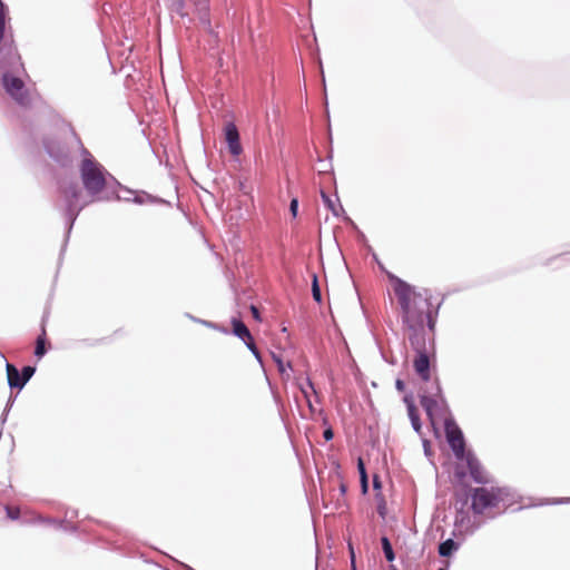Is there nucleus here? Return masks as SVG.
Listing matches in <instances>:
<instances>
[{"instance_id": "nucleus-1", "label": "nucleus", "mask_w": 570, "mask_h": 570, "mask_svg": "<svg viewBox=\"0 0 570 570\" xmlns=\"http://www.w3.org/2000/svg\"><path fill=\"white\" fill-rule=\"evenodd\" d=\"M387 276L399 301L403 326L420 328L426 324L428 331L433 335L443 301L441 299L436 306H433L432 293L429 288L416 292L414 286L396 275L390 273Z\"/></svg>"}, {"instance_id": "nucleus-2", "label": "nucleus", "mask_w": 570, "mask_h": 570, "mask_svg": "<svg viewBox=\"0 0 570 570\" xmlns=\"http://www.w3.org/2000/svg\"><path fill=\"white\" fill-rule=\"evenodd\" d=\"M71 134L80 147L82 158L79 164V176L82 188L91 202L109 203L129 199V197L118 194L119 180L83 146L73 128H71Z\"/></svg>"}, {"instance_id": "nucleus-3", "label": "nucleus", "mask_w": 570, "mask_h": 570, "mask_svg": "<svg viewBox=\"0 0 570 570\" xmlns=\"http://www.w3.org/2000/svg\"><path fill=\"white\" fill-rule=\"evenodd\" d=\"M413 368L415 374L420 377L421 381L429 383L431 382V386L426 389L423 393L419 394L420 403L426 415L430 420H433L434 410L438 407L439 402L448 407L446 400L443 395L442 386L439 377H431V360L430 352H422L420 354H415L413 360Z\"/></svg>"}, {"instance_id": "nucleus-4", "label": "nucleus", "mask_w": 570, "mask_h": 570, "mask_svg": "<svg viewBox=\"0 0 570 570\" xmlns=\"http://www.w3.org/2000/svg\"><path fill=\"white\" fill-rule=\"evenodd\" d=\"M57 190L62 196L65 202V237L60 249V258L67 249L71 230L86 204H79L81 197V189L79 185L72 180L59 179L57 181Z\"/></svg>"}, {"instance_id": "nucleus-5", "label": "nucleus", "mask_w": 570, "mask_h": 570, "mask_svg": "<svg viewBox=\"0 0 570 570\" xmlns=\"http://www.w3.org/2000/svg\"><path fill=\"white\" fill-rule=\"evenodd\" d=\"M8 14V6L0 0V71L19 72L24 68L18 47L12 35L6 38Z\"/></svg>"}, {"instance_id": "nucleus-6", "label": "nucleus", "mask_w": 570, "mask_h": 570, "mask_svg": "<svg viewBox=\"0 0 570 570\" xmlns=\"http://www.w3.org/2000/svg\"><path fill=\"white\" fill-rule=\"evenodd\" d=\"M466 495L471 498V509L474 514H483L487 510L498 511V487H466Z\"/></svg>"}, {"instance_id": "nucleus-7", "label": "nucleus", "mask_w": 570, "mask_h": 570, "mask_svg": "<svg viewBox=\"0 0 570 570\" xmlns=\"http://www.w3.org/2000/svg\"><path fill=\"white\" fill-rule=\"evenodd\" d=\"M16 72H2L1 82L4 91L21 107H28L31 102L29 91L23 80Z\"/></svg>"}, {"instance_id": "nucleus-8", "label": "nucleus", "mask_w": 570, "mask_h": 570, "mask_svg": "<svg viewBox=\"0 0 570 570\" xmlns=\"http://www.w3.org/2000/svg\"><path fill=\"white\" fill-rule=\"evenodd\" d=\"M42 147L46 154L60 167H71L72 156L69 147L63 141L56 137L47 136L42 138Z\"/></svg>"}, {"instance_id": "nucleus-9", "label": "nucleus", "mask_w": 570, "mask_h": 570, "mask_svg": "<svg viewBox=\"0 0 570 570\" xmlns=\"http://www.w3.org/2000/svg\"><path fill=\"white\" fill-rule=\"evenodd\" d=\"M444 433L446 442L455 459L461 460L462 454L466 451L465 438L461 428L452 416L444 420Z\"/></svg>"}, {"instance_id": "nucleus-10", "label": "nucleus", "mask_w": 570, "mask_h": 570, "mask_svg": "<svg viewBox=\"0 0 570 570\" xmlns=\"http://www.w3.org/2000/svg\"><path fill=\"white\" fill-rule=\"evenodd\" d=\"M460 461H465L470 478L474 483L485 485L491 482L481 462L472 450H466Z\"/></svg>"}, {"instance_id": "nucleus-11", "label": "nucleus", "mask_w": 570, "mask_h": 570, "mask_svg": "<svg viewBox=\"0 0 570 570\" xmlns=\"http://www.w3.org/2000/svg\"><path fill=\"white\" fill-rule=\"evenodd\" d=\"M498 512L497 514H501L508 510H511L512 512L519 511L522 509V505L520 504V494L510 487H498ZM492 514L491 517H494Z\"/></svg>"}, {"instance_id": "nucleus-12", "label": "nucleus", "mask_w": 570, "mask_h": 570, "mask_svg": "<svg viewBox=\"0 0 570 570\" xmlns=\"http://www.w3.org/2000/svg\"><path fill=\"white\" fill-rule=\"evenodd\" d=\"M409 334V342L415 354H420L422 352H430V348L428 346V343L431 347L434 345V338L428 337V328L425 330L424 326H421L420 330L417 328H407Z\"/></svg>"}, {"instance_id": "nucleus-13", "label": "nucleus", "mask_w": 570, "mask_h": 570, "mask_svg": "<svg viewBox=\"0 0 570 570\" xmlns=\"http://www.w3.org/2000/svg\"><path fill=\"white\" fill-rule=\"evenodd\" d=\"M224 138L229 154L234 157H238L243 153V146L240 142V135L235 122L228 121L225 125Z\"/></svg>"}, {"instance_id": "nucleus-14", "label": "nucleus", "mask_w": 570, "mask_h": 570, "mask_svg": "<svg viewBox=\"0 0 570 570\" xmlns=\"http://www.w3.org/2000/svg\"><path fill=\"white\" fill-rule=\"evenodd\" d=\"M49 314H50L49 309L46 308L42 314V317H41L40 334L38 335V337L36 340V345H35V351H33V355L37 360H41L48 353V351L51 348V344L48 341L47 330H46Z\"/></svg>"}, {"instance_id": "nucleus-15", "label": "nucleus", "mask_w": 570, "mask_h": 570, "mask_svg": "<svg viewBox=\"0 0 570 570\" xmlns=\"http://www.w3.org/2000/svg\"><path fill=\"white\" fill-rule=\"evenodd\" d=\"M7 381L11 391L20 392L27 384L18 367L6 360Z\"/></svg>"}, {"instance_id": "nucleus-16", "label": "nucleus", "mask_w": 570, "mask_h": 570, "mask_svg": "<svg viewBox=\"0 0 570 570\" xmlns=\"http://www.w3.org/2000/svg\"><path fill=\"white\" fill-rule=\"evenodd\" d=\"M126 202H131L137 205H145V204H159V205H166L170 206V203L165 200L164 198H160L158 196H154L145 190H135L134 197H129Z\"/></svg>"}, {"instance_id": "nucleus-17", "label": "nucleus", "mask_w": 570, "mask_h": 570, "mask_svg": "<svg viewBox=\"0 0 570 570\" xmlns=\"http://www.w3.org/2000/svg\"><path fill=\"white\" fill-rule=\"evenodd\" d=\"M232 330H229V334H233L234 336L238 337L240 341H247L252 340V333L248 330V327L245 325V323L238 318L233 317L230 321Z\"/></svg>"}, {"instance_id": "nucleus-18", "label": "nucleus", "mask_w": 570, "mask_h": 570, "mask_svg": "<svg viewBox=\"0 0 570 570\" xmlns=\"http://www.w3.org/2000/svg\"><path fill=\"white\" fill-rule=\"evenodd\" d=\"M321 198H322L324 206L333 214V216H335V217H340L341 215H343L344 217L347 216L345 214L343 206L340 203H338V205H336L333 202V199L331 198V196L323 189H321Z\"/></svg>"}, {"instance_id": "nucleus-19", "label": "nucleus", "mask_w": 570, "mask_h": 570, "mask_svg": "<svg viewBox=\"0 0 570 570\" xmlns=\"http://www.w3.org/2000/svg\"><path fill=\"white\" fill-rule=\"evenodd\" d=\"M165 6L169 12L177 14L180 18L187 17L186 0H164Z\"/></svg>"}, {"instance_id": "nucleus-20", "label": "nucleus", "mask_w": 570, "mask_h": 570, "mask_svg": "<svg viewBox=\"0 0 570 570\" xmlns=\"http://www.w3.org/2000/svg\"><path fill=\"white\" fill-rule=\"evenodd\" d=\"M46 522L51 523L53 530L59 531H70L77 532L78 525L72 523L71 521L62 520V519H47Z\"/></svg>"}, {"instance_id": "nucleus-21", "label": "nucleus", "mask_w": 570, "mask_h": 570, "mask_svg": "<svg viewBox=\"0 0 570 570\" xmlns=\"http://www.w3.org/2000/svg\"><path fill=\"white\" fill-rule=\"evenodd\" d=\"M311 287H312L311 289H312V297H313V299L317 304H321L323 302V297H322V292H321L318 276H317L316 273L312 274Z\"/></svg>"}, {"instance_id": "nucleus-22", "label": "nucleus", "mask_w": 570, "mask_h": 570, "mask_svg": "<svg viewBox=\"0 0 570 570\" xmlns=\"http://www.w3.org/2000/svg\"><path fill=\"white\" fill-rule=\"evenodd\" d=\"M271 356H272L273 362L277 366V370L281 375H285L286 368H289L291 371H293V364L291 362H287V364H285L281 354L271 352Z\"/></svg>"}, {"instance_id": "nucleus-23", "label": "nucleus", "mask_w": 570, "mask_h": 570, "mask_svg": "<svg viewBox=\"0 0 570 570\" xmlns=\"http://www.w3.org/2000/svg\"><path fill=\"white\" fill-rule=\"evenodd\" d=\"M458 543H455L452 539H448L440 544L439 553L442 557H450L453 553V551L458 550Z\"/></svg>"}, {"instance_id": "nucleus-24", "label": "nucleus", "mask_w": 570, "mask_h": 570, "mask_svg": "<svg viewBox=\"0 0 570 570\" xmlns=\"http://www.w3.org/2000/svg\"><path fill=\"white\" fill-rule=\"evenodd\" d=\"M409 419L411 421V425L413 430L419 434L422 435V421L420 417V412L417 409L409 411L407 412Z\"/></svg>"}, {"instance_id": "nucleus-25", "label": "nucleus", "mask_w": 570, "mask_h": 570, "mask_svg": "<svg viewBox=\"0 0 570 570\" xmlns=\"http://www.w3.org/2000/svg\"><path fill=\"white\" fill-rule=\"evenodd\" d=\"M376 512L385 520L387 514V505L383 493H375Z\"/></svg>"}, {"instance_id": "nucleus-26", "label": "nucleus", "mask_w": 570, "mask_h": 570, "mask_svg": "<svg viewBox=\"0 0 570 570\" xmlns=\"http://www.w3.org/2000/svg\"><path fill=\"white\" fill-rule=\"evenodd\" d=\"M187 315L193 321L198 322V323L205 325L206 327L213 328V330L218 331V332L224 333V334H229V330L227 327L220 325V324L214 323L212 321L198 320V318H196V317H194V316H191L189 314H187Z\"/></svg>"}, {"instance_id": "nucleus-27", "label": "nucleus", "mask_w": 570, "mask_h": 570, "mask_svg": "<svg viewBox=\"0 0 570 570\" xmlns=\"http://www.w3.org/2000/svg\"><path fill=\"white\" fill-rule=\"evenodd\" d=\"M244 344L246 345V347L252 352V354L254 355V357L256 358V361L262 365L264 366V361H263V356H262V353L261 351L258 350L256 343H255V340L254 337L252 336V340H247V341H244Z\"/></svg>"}, {"instance_id": "nucleus-28", "label": "nucleus", "mask_w": 570, "mask_h": 570, "mask_svg": "<svg viewBox=\"0 0 570 570\" xmlns=\"http://www.w3.org/2000/svg\"><path fill=\"white\" fill-rule=\"evenodd\" d=\"M345 222L350 223L352 227L356 230L357 242L365 246L367 250H372V247L371 245H368L365 234L358 229L357 225L348 216H345Z\"/></svg>"}, {"instance_id": "nucleus-29", "label": "nucleus", "mask_w": 570, "mask_h": 570, "mask_svg": "<svg viewBox=\"0 0 570 570\" xmlns=\"http://www.w3.org/2000/svg\"><path fill=\"white\" fill-rule=\"evenodd\" d=\"M4 510H6V515L9 520H11V521L20 520L21 511H20L19 507L6 505Z\"/></svg>"}, {"instance_id": "nucleus-30", "label": "nucleus", "mask_w": 570, "mask_h": 570, "mask_svg": "<svg viewBox=\"0 0 570 570\" xmlns=\"http://www.w3.org/2000/svg\"><path fill=\"white\" fill-rule=\"evenodd\" d=\"M382 547L387 561H393L395 556L393 552V548L387 537H382Z\"/></svg>"}, {"instance_id": "nucleus-31", "label": "nucleus", "mask_w": 570, "mask_h": 570, "mask_svg": "<svg viewBox=\"0 0 570 570\" xmlns=\"http://www.w3.org/2000/svg\"><path fill=\"white\" fill-rule=\"evenodd\" d=\"M20 372H21L24 381L28 383L31 380V377L33 376V374L36 373V366L24 365Z\"/></svg>"}, {"instance_id": "nucleus-32", "label": "nucleus", "mask_w": 570, "mask_h": 570, "mask_svg": "<svg viewBox=\"0 0 570 570\" xmlns=\"http://www.w3.org/2000/svg\"><path fill=\"white\" fill-rule=\"evenodd\" d=\"M332 474L337 479L342 480L344 479L343 472H342V465L338 460L332 461Z\"/></svg>"}, {"instance_id": "nucleus-33", "label": "nucleus", "mask_w": 570, "mask_h": 570, "mask_svg": "<svg viewBox=\"0 0 570 570\" xmlns=\"http://www.w3.org/2000/svg\"><path fill=\"white\" fill-rule=\"evenodd\" d=\"M403 402L406 405L407 412L417 409L415 403H414V397H413V393L412 392L406 393L403 396Z\"/></svg>"}, {"instance_id": "nucleus-34", "label": "nucleus", "mask_w": 570, "mask_h": 570, "mask_svg": "<svg viewBox=\"0 0 570 570\" xmlns=\"http://www.w3.org/2000/svg\"><path fill=\"white\" fill-rule=\"evenodd\" d=\"M372 487L375 493H382L383 483L381 476L376 473L372 476Z\"/></svg>"}, {"instance_id": "nucleus-35", "label": "nucleus", "mask_w": 570, "mask_h": 570, "mask_svg": "<svg viewBox=\"0 0 570 570\" xmlns=\"http://www.w3.org/2000/svg\"><path fill=\"white\" fill-rule=\"evenodd\" d=\"M298 207H299V202H298V198L297 197H293L289 202V213L292 215L293 218H296L297 215H298Z\"/></svg>"}, {"instance_id": "nucleus-36", "label": "nucleus", "mask_w": 570, "mask_h": 570, "mask_svg": "<svg viewBox=\"0 0 570 570\" xmlns=\"http://www.w3.org/2000/svg\"><path fill=\"white\" fill-rule=\"evenodd\" d=\"M118 194L121 195V196H126V197H131V196L134 197L135 190L124 186L120 183V187H119Z\"/></svg>"}, {"instance_id": "nucleus-37", "label": "nucleus", "mask_w": 570, "mask_h": 570, "mask_svg": "<svg viewBox=\"0 0 570 570\" xmlns=\"http://www.w3.org/2000/svg\"><path fill=\"white\" fill-rule=\"evenodd\" d=\"M468 473L464 469H461V468H456L454 470V476L458 481L462 482L466 476H468Z\"/></svg>"}, {"instance_id": "nucleus-38", "label": "nucleus", "mask_w": 570, "mask_h": 570, "mask_svg": "<svg viewBox=\"0 0 570 570\" xmlns=\"http://www.w3.org/2000/svg\"><path fill=\"white\" fill-rule=\"evenodd\" d=\"M323 438L325 441H332L334 439V431L332 429V426H326L324 430H323Z\"/></svg>"}, {"instance_id": "nucleus-39", "label": "nucleus", "mask_w": 570, "mask_h": 570, "mask_svg": "<svg viewBox=\"0 0 570 570\" xmlns=\"http://www.w3.org/2000/svg\"><path fill=\"white\" fill-rule=\"evenodd\" d=\"M356 468H357L358 474H362L363 472H367L365 462L362 459V456L357 458Z\"/></svg>"}, {"instance_id": "nucleus-40", "label": "nucleus", "mask_w": 570, "mask_h": 570, "mask_svg": "<svg viewBox=\"0 0 570 570\" xmlns=\"http://www.w3.org/2000/svg\"><path fill=\"white\" fill-rule=\"evenodd\" d=\"M338 481H340V485H338L340 497L344 500V498L347 493V484L344 482V479L338 480Z\"/></svg>"}, {"instance_id": "nucleus-41", "label": "nucleus", "mask_w": 570, "mask_h": 570, "mask_svg": "<svg viewBox=\"0 0 570 570\" xmlns=\"http://www.w3.org/2000/svg\"><path fill=\"white\" fill-rule=\"evenodd\" d=\"M16 399H17V394H13L11 392L9 397H8L7 404L4 406V409H7V412H10L11 407L13 406V404L16 402Z\"/></svg>"}, {"instance_id": "nucleus-42", "label": "nucleus", "mask_w": 570, "mask_h": 570, "mask_svg": "<svg viewBox=\"0 0 570 570\" xmlns=\"http://www.w3.org/2000/svg\"><path fill=\"white\" fill-rule=\"evenodd\" d=\"M249 309H250V313H252L253 317H254L256 321H259V322H261V321H262V318H261V313H259L258 307H257V306H255L254 304H252V305H250V307H249Z\"/></svg>"}, {"instance_id": "nucleus-43", "label": "nucleus", "mask_w": 570, "mask_h": 570, "mask_svg": "<svg viewBox=\"0 0 570 570\" xmlns=\"http://www.w3.org/2000/svg\"><path fill=\"white\" fill-rule=\"evenodd\" d=\"M395 389L399 392H404L406 389L405 382L402 379H396L395 380Z\"/></svg>"}, {"instance_id": "nucleus-44", "label": "nucleus", "mask_w": 570, "mask_h": 570, "mask_svg": "<svg viewBox=\"0 0 570 570\" xmlns=\"http://www.w3.org/2000/svg\"><path fill=\"white\" fill-rule=\"evenodd\" d=\"M361 493L366 495L370 491V480L360 482Z\"/></svg>"}, {"instance_id": "nucleus-45", "label": "nucleus", "mask_w": 570, "mask_h": 570, "mask_svg": "<svg viewBox=\"0 0 570 570\" xmlns=\"http://www.w3.org/2000/svg\"><path fill=\"white\" fill-rule=\"evenodd\" d=\"M422 443H423L424 454L425 455H431L432 454V452H431V442L429 440H426V439H423Z\"/></svg>"}, {"instance_id": "nucleus-46", "label": "nucleus", "mask_w": 570, "mask_h": 570, "mask_svg": "<svg viewBox=\"0 0 570 570\" xmlns=\"http://www.w3.org/2000/svg\"><path fill=\"white\" fill-rule=\"evenodd\" d=\"M570 255V252H564V253H561L559 255H557L556 257L551 258L548 264H550L551 261H564L567 259V257Z\"/></svg>"}, {"instance_id": "nucleus-47", "label": "nucleus", "mask_w": 570, "mask_h": 570, "mask_svg": "<svg viewBox=\"0 0 570 570\" xmlns=\"http://www.w3.org/2000/svg\"><path fill=\"white\" fill-rule=\"evenodd\" d=\"M200 20H202V22L206 21L208 24L210 23L209 18H208V8L207 7L205 8V13L200 16Z\"/></svg>"}, {"instance_id": "nucleus-48", "label": "nucleus", "mask_w": 570, "mask_h": 570, "mask_svg": "<svg viewBox=\"0 0 570 570\" xmlns=\"http://www.w3.org/2000/svg\"><path fill=\"white\" fill-rule=\"evenodd\" d=\"M8 414H9V412H7V409H4L2 414H1V416H0L1 424H4L7 422Z\"/></svg>"}, {"instance_id": "nucleus-49", "label": "nucleus", "mask_w": 570, "mask_h": 570, "mask_svg": "<svg viewBox=\"0 0 570 570\" xmlns=\"http://www.w3.org/2000/svg\"><path fill=\"white\" fill-rule=\"evenodd\" d=\"M360 476V482L362 481H368V473L367 472H363L362 474H358Z\"/></svg>"}, {"instance_id": "nucleus-50", "label": "nucleus", "mask_w": 570, "mask_h": 570, "mask_svg": "<svg viewBox=\"0 0 570 570\" xmlns=\"http://www.w3.org/2000/svg\"><path fill=\"white\" fill-rule=\"evenodd\" d=\"M306 384L314 391V393H316L314 383L308 376L306 377Z\"/></svg>"}, {"instance_id": "nucleus-51", "label": "nucleus", "mask_w": 570, "mask_h": 570, "mask_svg": "<svg viewBox=\"0 0 570 570\" xmlns=\"http://www.w3.org/2000/svg\"><path fill=\"white\" fill-rule=\"evenodd\" d=\"M70 517V518H73V517H77V511L76 510H68L66 512V517Z\"/></svg>"}, {"instance_id": "nucleus-52", "label": "nucleus", "mask_w": 570, "mask_h": 570, "mask_svg": "<svg viewBox=\"0 0 570 570\" xmlns=\"http://www.w3.org/2000/svg\"><path fill=\"white\" fill-rule=\"evenodd\" d=\"M564 502H570V498H567V499H558L554 501V503H564Z\"/></svg>"}, {"instance_id": "nucleus-53", "label": "nucleus", "mask_w": 570, "mask_h": 570, "mask_svg": "<svg viewBox=\"0 0 570 570\" xmlns=\"http://www.w3.org/2000/svg\"><path fill=\"white\" fill-rule=\"evenodd\" d=\"M368 252H370V253H372L373 261H375V262L380 263V262H379V257H377V255L373 252V249H372V250H368Z\"/></svg>"}, {"instance_id": "nucleus-54", "label": "nucleus", "mask_w": 570, "mask_h": 570, "mask_svg": "<svg viewBox=\"0 0 570 570\" xmlns=\"http://www.w3.org/2000/svg\"><path fill=\"white\" fill-rule=\"evenodd\" d=\"M348 547H350V550H351V556H352V560L354 559V552H353V548H352V543L348 542Z\"/></svg>"}, {"instance_id": "nucleus-55", "label": "nucleus", "mask_w": 570, "mask_h": 570, "mask_svg": "<svg viewBox=\"0 0 570 570\" xmlns=\"http://www.w3.org/2000/svg\"><path fill=\"white\" fill-rule=\"evenodd\" d=\"M327 158H328L330 160H332V158H333V149H331V150H330V153H328V155H327Z\"/></svg>"}, {"instance_id": "nucleus-56", "label": "nucleus", "mask_w": 570, "mask_h": 570, "mask_svg": "<svg viewBox=\"0 0 570 570\" xmlns=\"http://www.w3.org/2000/svg\"><path fill=\"white\" fill-rule=\"evenodd\" d=\"M385 361H386V362H389V363H391V364H395V360H394V358H390V360H386V358H385Z\"/></svg>"}, {"instance_id": "nucleus-57", "label": "nucleus", "mask_w": 570, "mask_h": 570, "mask_svg": "<svg viewBox=\"0 0 570 570\" xmlns=\"http://www.w3.org/2000/svg\"><path fill=\"white\" fill-rule=\"evenodd\" d=\"M282 332H283V333H287V327H286V326H283V327H282Z\"/></svg>"}, {"instance_id": "nucleus-58", "label": "nucleus", "mask_w": 570, "mask_h": 570, "mask_svg": "<svg viewBox=\"0 0 570 570\" xmlns=\"http://www.w3.org/2000/svg\"><path fill=\"white\" fill-rule=\"evenodd\" d=\"M314 535H317L316 524L314 523Z\"/></svg>"}, {"instance_id": "nucleus-59", "label": "nucleus", "mask_w": 570, "mask_h": 570, "mask_svg": "<svg viewBox=\"0 0 570 570\" xmlns=\"http://www.w3.org/2000/svg\"><path fill=\"white\" fill-rule=\"evenodd\" d=\"M451 534H452V535H455V534H462V533H461V532H460V533H458L455 530H453V531L451 532Z\"/></svg>"}, {"instance_id": "nucleus-60", "label": "nucleus", "mask_w": 570, "mask_h": 570, "mask_svg": "<svg viewBox=\"0 0 570 570\" xmlns=\"http://www.w3.org/2000/svg\"><path fill=\"white\" fill-rule=\"evenodd\" d=\"M244 188V183H239V189H243Z\"/></svg>"}, {"instance_id": "nucleus-61", "label": "nucleus", "mask_w": 570, "mask_h": 570, "mask_svg": "<svg viewBox=\"0 0 570 570\" xmlns=\"http://www.w3.org/2000/svg\"><path fill=\"white\" fill-rule=\"evenodd\" d=\"M0 356L6 360V356L1 351H0Z\"/></svg>"}, {"instance_id": "nucleus-62", "label": "nucleus", "mask_w": 570, "mask_h": 570, "mask_svg": "<svg viewBox=\"0 0 570 570\" xmlns=\"http://www.w3.org/2000/svg\"><path fill=\"white\" fill-rule=\"evenodd\" d=\"M301 390H302V393H304V394H305V396H306V395H307V394H306V391H305L303 387H301Z\"/></svg>"}, {"instance_id": "nucleus-63", "label": "nucleus", "mask_w": 570, "mask_h": 570, "mask_svg": "<svg viewBox=\"0 0 570 570\" xmlns=\"http://www.w3.org/2000/svg\"><path fill=\"white\" fill-rule=\"evenodd\" d=\"M391 570H397L394 566H391Z\"/></svg>"}, {"instance_id": "nucleus-64", "label": "nucleus", "mask_w": 570, "mask_h": 570, "mask_svg": "<svg viewBox=\"0 0 570 570\" xmlns=\"http://www.w3.org/2000/svg\"><path fill=\"white\" fill-rule=\"evenodd\" d=\"M439 570H445V569H439Z\"/></svg>"}]
</instances>
